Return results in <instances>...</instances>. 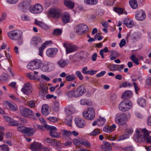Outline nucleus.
I'll return each instance as SVG.
<instances>
[{
	"instance_id": "nucleus-3",
	"label": "nucleus",
	"mask_w": 151,
	"mask_h": 151,
	"mask_svg": "<svg viewBox=\"0 0 151 151\" xmlns=\"http://www.w3.org/2000/svg\"><path fill=\"white\" fill-rule=\"evenodd\" d=\"M9 37L13 40H17L18 45H21L23 43V37L21 31L19 30H14L7 33Z\"/></svg>"
},
{
	"instance_id": "nucleus-28",
	"label": "nucleus",
	"mask_w": 151,
	"mask_h": 151,
	"mask_svg": "<svg viewBox=\"0 0 151 151\" xmlns=\"http://www.w3.org/2000/svg\"><path fill=\"white\" fill-rule=\"evenodd\" d=\"M69 62L67 60L61 59L59 60L57 63L58 66L61 68H63L67 65Z\"/></svg>"
},
{
	"instance_id": "nucleus-33",
	"label": "nucleus",
	"mask_w": 151,
	"mask_h": 151,
	"mask_svg": "<svg viewBox=\"0 0 151 151\" xmlns=\"http://www.w3.org/2000/svg\"><path fill=\"white\" fill-rule=\"evenodd\" d=\"M129 4L133 9H136L138 7V4L136 0H130L129 1Z\"/></svg>"
},
{
	"instance_id": "nucleus-39",
	"label": "nucleus",
	"mask_w": 151,
	"mask_h": 151,
	"mask_svg": "<svg viewBox=\"0 0 151 151\" xmlns=\"http://www.w3.org/2000/svg\"><path fill=\"white\" fill-rule=\"evenodd\" d=\"M9 78V76L6 73H4L0 76V81L1 82L6 81Z\"/></svg>"
},
{
	"instance_id": "nucleus-16",
	"label": "nucleus",
	"mask_w": 151,
	"mask_h": 151,
	"mask_svg": "<svg viewBox=\"0 0 151 151\" xmlns=\"http://www.w3.org/2000/svg\"><path fill=\"white\" fill-rule=\"evenodd\" d=\"M135 17L136 19L139 21L144 20L146 17L145 12L142 10L139 12H137L135 15Z\"/></svg>"
},
{
	"instance_id": "nucleus-64",
	"label": "nucleus",
	"mask_w": 151,
	"mask_h": 151,
	"mask_svg": "<svg viewBox=\"0 0 151 151\" xmlns=\"http://www.w3.org/2000/svg\"><path fill=\"white\" fill-rule=\"evenodd\" d=\"M47 119L50 121L53 122H55L58 120V118L54 117H50L48 118Z\"/></svg>"
},
{
	"instance_id": "nucleus-56",
	"label": "nucleus",
	"mask_w": 151,
	"mask_h": 151,
	"mask_svg": "<svg viewBox=\"0 0 151 151\" xmlns=\"http://www.w3.org/2000/svg\"><path fill=\"white\" fill-rule=\"evenodd\" d=\"M9 124L13 126H18L19 125V123L18 121L12 119V121L9 123Z\"/></svg>"
},
{
	"instance_id": "nucleus-48",
	"label": "nucleus",
	"mask_w": 151,
	"mask_h": 151,
	"mask_svg": "<svg viewBox=\"0 0 151 151\" xmlns=\"http://www.w3.org/2000/svg\"><path fill=\"white\" fill-rule=\"evenodd\" d=\"M42 70L44 72H48L50 71L51 70L49 68V65L47 64H45L42 67Z\"/></svg>"
},
{
	"instance_id": "nucleus-22",
	"label": "nucleus",
	"mask_w": 151,
	"mask_h": 151,
	"mask_svg": "<svg viewBox=\"0 0 151 151\" xmlns=\"http://www.w3.org/2000/svg\"><path fill=\"white\" fill-rule=\"evenodd\" d=\"M7 106H8L10 110L12 111H15L17 110L18 107L15 104L13 105L10 102L6 101L5 102Z\"/></svg>"
},
{
	"instance_id": "nucleus-38",
	"label": "nucleus",
	"mask_w": 151,
	"mask_h": 151,
	"mask_svg": "<svg viewBox=\"0 0 151 151\" xmlns=\"http://www.w3.org/2000/svg\"><path fill=\"white\" fill-rule=\"evenodd\" d=\"M65 122L67 124L71 127L72 122V117L71 116H68L66 117L65 121Z\"/></svg>"
},
{
	"instance_id": "nucleus-26",
	"label": "nucleus",
	"mask_w": 151,
	"mask_h": 151,
	"mask_svg": "<svg viewBox=\"0 0 151 151\" xmlns=\"http://www.w3.org/2000/svg\"><path fill=\"white\" fill-rule=\"evenodd\" d=\"M115 125L113 124L111 126H107L103 128V131L109 133L113 131L116 128Z\"/></svg>"
},
{
	"instance_id": "nucleus-42",
	"label": "nucleus",
	"mask_w": 151,
	"mask_h": 151,
	"mask_svg": "<svg viewBox=\"0 0 151 151\" xmlns=\"http://www.w3.org/2000/svg\"><path fill=\"white\" fill-rule=\"evenodd\" d=\"M47 94L46 91L43 88L39 92V96L41 98H44L46 97Z\"/></svg>"
},
{
	"instance_id": "nucleus-54",
	"label": "nucleus",
	"mask_w": 151,
	"mask_h": 151,
	"mask_svg": "<svg viewBox=\"0 0 151 151\" xmlns=\"http://www.w3.org/2000/svg\"><path fill=\"white\" fill-rule=\"evenodd\" d=\"M62 32L61 29H56L54 30L53 34L57 35H60Z\"/></svg>"
},
{
	"instance_id": "nucleus-49",
	"label": "nucleus",
	"mask_w": 151,
	"mask_h": 151,
	"mask_svg": "<svg viewBox=\"0 0 151 151\" xmlns=\"http://www.w3.org/2000/svg\"><path fill=\"white\" fill-rule=\"evenodd\" d=\"M45 127L50 131H57V128L54 126H50L47 124H45L44 126Z\"/></svg>"
},
{
	"instance_id": "nucleus-46",
	"label": "nucleus",
	"mask_w": 151,
	"mask_h": 151,
	"mask_svg": "<svg viewBox=\"0 0 151 151\" xmlns=\"http://www.w3.org/2000/svg\"><path fill=\"white\" fill-rule=\"evenodd\" d=\"M132 86V85L130 83L128 82H123L122 85H120L119 87L120 88L122 87H131Z\"/></svg>"
},
{
	"instance_id": "nucleus-12",
	"label": "nucleus",
	"mask_w": 151,
	"mask_h": 151,
	"mask_svg": "<svg viewBox=\"0 0 151 151\" xmlns=\"http://www.w3.org/2000/svg\"><path fill=\"white\" fill-rule=\"evenodd\" d=\"M61 12V10L58 8H50L49 13L51 17L58 18L60 17Z\"/></svg>"
},
{
	"instance_id": "nucleus-57",
	"label": "nucleus",
	"mask_w": 151,
	"mask_h": 151,
	"mask_svg": "<svg viewBox=\"0 0 151 151\" xmlns=\"http://www.w3.org/2000/svg\"><path fill=\"white\" fill-rule=\"evenodd\" d=\"M45 142L47 143H52L55 141V139H52L51 138H47L45 139Z\"/></svg>"
},
{
	"instance_id": "nucleus-27",
	"label": "nucleus",
	"mask_w": 151,
	"mask_h": 151,
	"mask_svg": "<svg viewBox=\"0 0 151 151\" xmlns=\"http://www.w3.org/2000/svg\"><path fill=\"white\" fill-rule=\"evenodd\" d=\"M35 24L39 25L44 30H47L49 28L48 26L42 22L39 21L36 19L35 20Z\"/></svg>"
},
{
	"instance_id": "nucleus-20",
	"label": "nucleus",
	"mask_w": 151,
	"mask_h": 151,
	"mask_svg": "<svg viewBox=\"0 0 151 151\" xmlns=\"http://www.w3.org/2000/svg\"><path fill=\"white\" fill-rule=\"evenodd\" d=\"M36 131L35 129L33 128L26 127L24 134L27 136H31L33 135Z\"/></svg>"
},
{
	"instance_id": "nucleus-1",
	"label": "nucleus",
	"mask_w": 151,
	"mask_h": 151,
	"mask_svg": "<svg viewBox=\"0 0 151 151\" xmlns=\"http://www.w3.org/2000/svg\"><path fill=\"white\" fill-rule=\"evenodd\" d=\"M151 131L145 129L140 130L137 129L136 130V134L134 136V138L136 142L141 143L146 140L147 142L151 143V136H149Z\"/></svg>"
},
{
	"instance_id": "nucleus-59",
	"label": "nucleus",
	"mask_w": 151,
	"mask_h": 151,
	"mask_svg": "<svg viewBox=\"0 0 151 151\" xmlns=\"http://www.w3.org/2000/svg\"><path fill=\"white\" fill-rule=\"evenodd\" d=\"M73 142L75 145L77 146H79L81 144V140L79 141L76 139H73Z\"/></svg>"
},
{
	"instance_id": "nucleus-18",
	"label": "nucleus",
	"mask_w": 151,
	"mask_h": 151,
	"mask_svg": "<svg viewBox=\"0 0 151 151\" xmlns=\"http://www.w3.org/2000/svg\"><path fill=\"white\" fill-rule=\"evenodd\" d=\"M52 43L51 41H46L44 43L42 44L41 47L39 48V55L42 56L43 55V51L45 48L46 47L47 45L51 44Z\"/></svg>"
},
{
	"instance_id": "nucleus-10",
	"label": "nucleus",
	"mask_w": 151,
	"mask_h": 151,
	"mask_svg": "<svg viewBox=\"0 0 151 151\" xmlns=\"http://www.w3.org/2000/svg\"><path fill=\"white\" fill-rule=\"evenodd\" d=\"M127 120L126 116L124 114H117L115 118V122L119 125L125 124Z\"/></svg>"
},
{
	"instance_id": "nucleus-11",
	"label": "nucleus",
	"mask_w": 151,
	"mask_h": 151,
	"mask_svg": "<svg viewBox=\"0 0 151 151\" xmlns=\"http://www.w3.org/2000/svg\"><path fill=\"white\" fill-rule=\"evenodd\" d=\"M19 111L22 115L25 117H28L29 116H34V113L31 110L27 108L21 107Z\"/></svg>"
},
{
	"instance_id": "nucleus-25",
	"label": "nucleus",
	"mask_w": 151,
	"mask_h": 151,
	"mask_svg": "<svg viewBox=\"0 0 151 151\" xmlns=\"http://www.w3.org/2000/svg\"><path fill=\"white\" fill-rule=\"evenodd\" d=\"M62 20L63 23L66 24L69 22L70 16L68 12H65L63 14L62 17Z\"/></svg>"
},
{
	"instance_id": "nucleus-13",
	"label": "nucleus",
	"mask_w": 151,
	"mask_h": 151,
	"mask_svg": "<svg viewBox=\"0 0 151 151\" xmlns=\"http://www.w3.org/2000/svg\"><path fill=\"white\" fill-rule=\"evenodd\" d=\"M43 9V6L40 4H37L33 6H30V12L33 14H38L42 12Z\"/></svg>"
},
{
	"instance_id": "nucleus-14",
	"label": "nucleus",
	"mask_w": 151,
	"mask_h": 151,
	"mask_svg": "<svg viewBox=\"0 0 151 151\" xmlns=\"http://www.w3.org/2000/svg\"><path fill=\"white\" fill-rule=\"evenodd\" d=\"M21 91L26 95L30 94L32 92V87L31 84L29 83L25 84L23 86Z\"/></svg>"
},
{
	"instance_id": "nucleus-8",
	"label": "nucleus",
	"mask_w": 151,
	"mask_h": 151,
	"mask_svg": "<svg viewBox=\"0 0 151 151\" xmlns=\"http://www.w3.org/2000/svg\"><path fill=\"white\" fill-rule=\"evenodd\" d=\"M88 30V28L87 25L84 24H81L76 26V31L80 35L85 33Z\"/></svg>"
},
{
	"instance_id": "nucleus-50",
	"label": "nucleus",
	"mask_w": 151,
	"mask_h": 151,
	"mask_svg": "<svg viewBox=\"0 0 151 151\" xmlns=\"http://www.w3.org/2000/svg\"><path fill=\"white\" fill-rule=\"evenodd\" d=\"M90 100L86 99H82L80 100V103L81 105H88Z\"/></svg>"
},
{
	"instance_id": "nucleus-4",
	"label": "nucleus",
	"mask_w": 151,
	"mask_h": 151,
	"mask_svg": "<svg viewBox=\"0 0 151 151\" xmlns=\"http://www.w3.org/2000/svg\"><path fill=\"white\" fill-rule=\"evenodd\" d=\"M132 103L130 100L127 99L123 101L119 104V108L122 111H126L131 109Z\"/></svg>"
},
{
	"instance_id": "nucleus-2",
	"label": "nucleus",
	"mask_w": 151,
	"mask_h": 151,
	"mask_svg": "<svg viewBox=\"0 0 151 151\" xmlns=\"http://www.w3.org/2000/svg\"><path fill=\"white\" fill-rule=\"evenodd\" d=\"M86 92V89L85 86L81 85L78 86L74 90L68 91L65 93V95L69 98L72 97L77 98L83 95Z\"/></svg>"
},
{
	"instance_id": "nucleus-31",
	"label": "nucleus",
	"mask_w": 151,
	"mask_h": 151,
	"mask_svg": "<svg viewBox=\"0 0 151 151\" xmlns=\"http://www.w3.org/2000/svg\"><path fill=\"white\" fill-rule=\"evenodd\" d=\"M132 96V91H127L122 93V97L123 99H128L129 98Z\"/></svg>"
},
{
	"instance_id": "nucleus-17",
	"label": "nucleus",
	"mask_w": 151,
	"mask_h": 151,
	"mask_svg": "<svg viewBox=\"0 0 151 151\" xmlns=\"http://www.w3.org/2000/svg\"><path fill=\"white\" fill-rule=\"evenodd\" d=\"M58 51V49L57 48H50L47 50L46 53L47 56L53 57L56 54Z\"/></svg>"
},
{
	"instance_id": "nucleus-35",
	"label": "nucleus",
	"mask_w": 151,
	"mask_h": 151,
	"mask_svg": "<svg viewBox=\"0 0 151 151\" xmlns=\"http://www.w3.org/2000/svg\"><path fill=\"white\" fill-rule=\"evenodd\" d=\"M84 3L87 5H94L98 2V0H84Z\"/></svg>"
},
{
	"instance_id": "nucleus-23",
	"label": "nucleus",
	"mask_w": 151,
	"mask_h": 151,
	"mask_svg": "<svg viewBox=\"0 0 151 151\" xmlns=\"http://www.w3.org/2000/svg\"><path fill=\"white\" fill-rule=\"evenodd\" d=\"M31 42L34 45H38L42 42V40L39 37H33L31 40Z\"/></svg>"
},
{
	"instance_id": "nucleus-30",
	"label": "nucleus",
	"mask_w": 151,
	"mask_h": 151,
	"mask_svg": "<svg viewBox=\"0 0 151 151\" xmlns=\"http://www.w3.org/2000/svg\"><path fill=\"white\" fill-rule=\"evenodd\" d=\"M137 102L139 105L142 107H144L146 106V101L145 99L143 98H138L137 100Z\"/></svg>"
},
{
	"instance_id": "nucleus-34",
	"label": "nucleus",
	"mask_w": 151,
	"mask_h": 151,
	"mask_svg": "<svg viewBox=\"0 0 151 151\" xmlns=\"http://www.w3.org/2000/svg\"><path fill=\"white\" fill-rule=\"evenodd\" d=\"M104 145L101 146V148H103L105 151H109L111 149V147L109 143L107 142H105L104 143Z\"/></svg>"
},
{
	"instance_id": "nucleus-6",
	"label": "nucleus",
	"mask_w": 151,
	"mask_h": 151,
	"mask_svg": "<svg viewBox=\"0 0 151 151\" xmlns=\"http://www.w3.org/2000/svg\"><path fill=\"white\" fill-rule=\"evenodd\" d=\"M42 64L41 60L39 59H35L29 63L27 66V68L29 69L35 70L40 68Z\"/></svg>"
},
{
	"instance_id": "nucleus-51",
	"label": "nucleus",
	"mask_w": 151,
	"mask_h": 151,
	"mask_svg": "<svg viewBox=\"0 0 151 151\" xmlns=\"http://www.w3.org/2000/svg\"><path fill=\"white\" fill-rule=\"evenodd\" d=\"M75 74L80 80H82L83 79V77L80 71H76L75 73Z\"/></svg>"
},
{
	"instance_id": "nucleus-52",
	"label": "nucleus",
	"mask_w": 151,
	"mask_h": 151,
	"mask_svg": "<svg viewBox=\"0 0 151 151\" xmlns=\"http://www.w3.org/2000/svg\"><path fill=\"white\" fill-rule=\"evenodd\" d=\"M130 58L131 59L132 61L136 64L137 65H138L139 64V63L138 62V60L135 58V56L132 55L130 57Z\"/></svg>"
},
{
	"instance_id": "nucleus-53",
	"label": "nucleus",
	"mask_w": 151,
	"mask_h": 151,
	"mask_svg": "<svg viewBox=\"0 0 151 151\" xmlns=\"http://www.w3.org/2000/svg\"><path fill=\"white\" fill-rule=\"evenodd\" d=\"M122 149L126 151H133L134 148L132 145H130L124 147H122Z\"/></svg>"
},
{
	"instance_id": "nucleus-60",
	"label": "nucleus",
	"mask_w": 151,
	"mask_h": 151,
	"mask_svg": "<svg viewBox=\"0 0 151 151\" xmlns=\"http://www.w3.org/2000/svg\"><path fill=\"white\" fill-rule=\"evenodd\" d=\"M88 67L87 66L84 67L82 69L81 72L82 73L85 75H88V73L89 70H87Z\"/></svg>"
},
{
	"instance_id": "nucleus-9",
	"label": "nucleus",
	"mask_w": 151,
	"mask_h": 151,
	"mask_svg": "<svg viewBox=\"0 0 151 151\" xmlns=\"http://www.w3.org/2000/svg\"><path fill=\"white\" fill-rule=\"evenodd\" d=\"M31 2V0H23L22 2L19 4L18 8L22 9V11L25 12L29 9Z\"/></svg>"
},
{
	"instance_id": "nucleus-61",
	"label": "nucleus",
	"mask_w": 151,
	"mask_h": 151,
	"mask_svg": "<svg viewBox=\"0 0 151 151\" xmlns=\"http://www.w3.org/2000/svg\"><path fill=\"white\" fill-rule=\"evenodd\" d=\"M114 10L115 12L119 14L122 13L124 11L123 9L120 8H115Z\"/></svg>"
},
{
	"instance_id": "nucleus-62",
	"label": "nucleus",
	"mask_w": 151,
	"mask_h": 151,
	"mask_svg": "<svg viewBox=\"0 0 151 151\" xmlns=\"http://www.w3.org/2000/svg\"><path fill=\"white\" fill-rule=\"evenodd\" d=\"M129 137L128 134H126L120 136L119 138V140H122L128 138Z\"/></svg>"
},
{
	"instance_id": "nucleus-45",
	"label": "nucleus",
	"mask_w": 151,
	"mask_h": 151,
	"mask_svg": "<svg viewBox=\"0 0 151 151\" xmlns=\"http://www.w3.org/2000/svg\"><path fill=\"white\" fill-rule=\"evenodd\" d=\"M101 131L100 129H95L93 131L90 133V135L92 136H96L98 134H100Z\"/></svg>"
},
{
	"instance_id": "nucleus-24",
	"label": "nucleus",
	"mask_w": 151,
	"mask_h": 151,
	"mask_svg": "<svg viewBox=\"0 0 151 151\" xmlns=\"http://www.w3.org/2000/svg\"><path fill=\"white\" fill-rule=\"evenodd\" d=\"M64 4L66 7L70 9H72L74 8L75 4L70 0H65Z\"/></svg>"
},
{
	"instance_id": "nucleus-7",
	"label": "nucleus",
	"mask_w": 151,
	"mask_h": 151,
	"mask_svg": "<svg viewBox=\"0 0 151 151\" xmlns=\"http://www.w3.org/2000/svg\"><path fill=\"white\" fill-rule=\"evenodd\" d=\"M63 46L66 49V54H68L76 51L78 48L75 45L71 43L64 42Z\"/></svg>"
},
{
	"instance_id": "nucleus-63",
	"label": "nucleus",
	"mask_w": 151,
	"mask_h": 151,
	"mask_svg": "<svg viewBox=\"0 0 151 151\" xmlns=\"http://www.w3.org/2000/svg\"><path fill=\"white\" fill-rule=\"evenodd\" d=\"M134 23L131 20H129L128 23H125V25L128 28H131L133 26Z\"/></svg>"
},
{
	"instance_id": "nucleus-44",
	"label": "nucleus",
	"mask_w": 151,
	"mask_h": 151,
	"mask_svg": "<svg viewBox=\"0 0 151 151\" xmlns=\"http://www.w3.org/2000/svg\"><path fill=\"white\" fill-rule=\"evenodd\" d=\"M59 103L58 101H55L53 106V109L56 112H58L59 110Z\"/></svg>"
},
{
	"instance_id": "nucleus-21",
	"label": "nucleus",
	"mask_w": 151,
	"mask_h": 151,
	"mask_svg": "<svg viewBox=\"0 0 151 151\" xmlns=\"http://www.w3.org/2000/svg\"><path fill=\"white\" fill-rule=\"evenodd\" d=\"M48 108L49 107L47 105H43L42 106L41 111L43 115L46 116L50 114V111L49 110Z\"/></svg>"
},
{
	"instance_id": "nucleus-36",
	"label": "nucleus",
	"mask_w": 151,
	"mask_h": 151,
	"mask_svg": "<svg viewBox=\"0 0 151 151\" xmlns=\"http://www.w3.org/2000/svg\"><path fill=\"white\" fill-rule=\"evenodd\" d=\"M81 144L85 146L89 147L91 146L90 142L88 140L85 139H81Z\"/></svg>"
},
{
	"instance_id": "nucleus-32",
	"label": "nucleus",
	"mask_w": 151,
	"mask_h": 151,
	"mask_svg": "<svg viewBox=\"0 0 151 151\" xmlns=\"http://www.w3.org/2000/svg\"><path fill=\"white\" fill-rule=\"evenodd\" d=\"M76 109L74 108H70L68 109H66L65 111L67 116H71V114H73L75 112Z\"/></svg>"
},
{
	"instance_id": "nucleus-19",
	"label": "nucleus",
	"mask_w": 151,
	"mask_h": 151,
	"mask_svg": "<svg viewBox=\"0 0 151 151\" xmlns=\"http://www.w3.org/2000/svg\"><path fill=\"white\" fill-rule=\"evenodd\" d=\"M41 146V144L40 143L34 142L31 144L30 148L32 151H37L40 149Z\"/></svg>"
},
{
	"instance_id": "nucleus-15",
	"label": "nucleus",
	"mask_w": 151,
	"mask_h": 151,
	"mask_svg": "<svg viewBox=\"0 0 151 151\" xmlns=\"http://www.w3.org/2000/svg\"><path fill=\"white\" fill-rule=\"evenodd\" d=\"M75 122L76 125L80 128L84 127L86 125L85 121L81 118H75Z\"/></svg>"
},
{
	"instance_id": "nucleus-41",
	"label": "nucleus",
	"mask_w": 151,
	"mask_h": 151,
	"mask_svg": "<svg viewBox=\"0 0 151 151\" xmlns=\"http://www.w3.org/2000/svg\"><path fill=\"white\" fill-rule=\"evenodd\" d=\"M109 51L108 50V48L107 47H105L103 49L99 51V54L101 56V58L103 59L104 57V52H107Z\"/></svg>"
},
{
	"instance_id": "nucleus-5",
	"label": "nucleus",
	"mask_w": 151,
	"mask_h": 151,
	"mask_svg": "<svg viewBox=\"0 0 151 151\" xmlns=\"http://www.w3.org/2000/svg\"><path fill=\"white\" fill-rule=\"evenodd\" d=\"M84 118L88 120H92L94 119L95 116V112L93 107L89 108L86 111L82 113Z\"/></svg>"
},
{
	"instance_id": "nucleus-40",
	"label": "nucleus",
	"mask_w": 151,
	"mask_h": 151,
	"mask_svg": "<svg viewBox=\"0 0 151 151\" xmlns=\"http://www.w3.org/2000/svg\"><path fill=\"white\" fill-rule=\"evenodd\" d=\"M56 131H50V135L52 137L58 138L60 137L59 133L56 132Z\"/></svg>"
},
{
	"instance_id": "nucleus-37",
	"label": "nucleus",
	"mask_w": 151,
	"mask_h": 151,
	"mask_svg": "<svg viewBox=\"0 0 151 151\" xmlns=\"http://www.w3.org/2000/svg\"><path fill=\"white\" fill-rule=\"evenodd\" d=\"M62 134V135L63 137H65V136H70V131H68L65 129H61V133H60V134Z\"/></svg>"
},
{
	"instance_id": "nucleus-47",
	"label": "nucleus",
	"mask_w": 151,
	"mask_h": 151,
	"mask_svg": "<svg viewBox=\"0 0 151 151\" xmlns=\"http://www.w3.org/2000/svg\"><path fill=\"white\" fill-rule=\"evenodd\" d=\"M98 125L101 126L103 125L106 121L105 119L103 118H100L98 120Z\"/></svg>"
},
{
	"instance_id": "nucleus-29",
	"label": "nucleus",
	"mask_w": 151,
	"mask_h": 151,
	"mask_svg": "<svg viewBox=\"0 0 151 151\" xmlns=\"http://www.w3.org/2000/svg\"><path fill=\"white\" fill-rule=\"evenodd\" d=\"M112 66L114 68V69L112 70L111 69L110 70L112 71L113 70H118L120 72L121 71V69H123L125 66L124 65H119L115 64L113 65Z\"/></svg>"
},
{
	"instance_id": "nucleus-58",
	"label": "nucleus",
	"mask_w": 151,
	"mask_h": 151,
	"mask_svg": "<svg viewBox=\"0 0 151 151\" xmlns=\"http://www.w3.org/2000/svg\"><path fill=\"white\" fill-rule=\"evenodd\" d=\"M26 128V127L24 126L19 127L17 128V130L19 132L24 133V134Z\"/></svg>"
},
{
	"instance_id": "nucleus-55",
	"label": "nucleus",
	"mask_w": 151,
	"mask_h": 151,
	"mask_svg": "<svg viewBox=\"0 0 151 151\" xmlns=\"http://www.w3.org/2000/svg\"><path fill=\"white\" fill-rule=\"evenodd\" d=\"M9 148L7 145H4L0 146V151H9Z\"/></svg>"
},
{
	"instance_id": "nucleus-43",
	"label": "nucleus",
	"mask_w": 151,
	"mask_h": 151,
	"mask_svg": "<svg viewBox=\"0 0 151 151\" xmlns=\"http://www.w3.org/2000/svg\"><path fill=\"white\" fill-rule=\"evenodd\" d=\"M76 76L74 74L69 75L66 77V80L67 81H72L76 78Z\"/></svg>"
}]
</instances>
